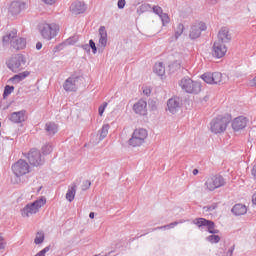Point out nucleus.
<instances>
[{"label":"nucleus","instance_id":"nucleus-1","mask_svg":"<svg viewBox=\"0 0 256 256\" xmlns=\"http://www.w3.org/2000/svg\"><path fill=\"white\" fill-rule=\"evenodd\" d=\"M193 224L197 225L201 231L206 228V231H208V233H211L210 236L206 237V241H208L209 243L215 244L221 241V236L217 235L219 233V230L215 229V222L207 220L205 218H196L193 220Z\"/></svg>","mask_w":256,"mask_h":256},{"label":"nucleus","instance_id":"nucleus-2","mask_svg":"<svg viewBox=\"0 0 256 256\" xmlns=\"http://www.w3.org/2000/svg\"><path fill=\"white\" fill-rule=\"evenodd\" d=\"M3 45H11L12 49L16 51H21L27 46V40L25 38L17 37V29H13L10 32H7L6 35L2 38Z\"/></svg>","mask_w":256,"mask_h":256},{"label":"nucleus","instance_id":"nucleus-3","mask_svg":"<svg viewBox=\"0 0 256 256\" xmlns=\"http://www.w3.org/2000/svg\"><path fill=\"white\" fill-rule=\"evenodd\" d=\"M179 86L181 87L182 91H185V93H190L193 95L201 93V82L193 81V79L189 77L182 78L179 81Z\"/></svg>","mask_w":256,"mask_h":256},{"label":"nucleus","instance_id":"nucleus-4","mask_svg":"<svg viewBox=\"0 0 256 256\" xmlns=\"http://www.w3.org/2000/svg\"><path fill=\"white\" fill-rule=\"evenodd\" d=\"M38 29L41 37L46 39V41H51V39L57 37V33H59V25L55 23H41L39 24Z\"/></svg>","mask_w":256,"mask_h":256},{"label":"nucleus","instance_id":"nucleus-5","mask_svg":"<svg viewBox=\"0 0 256 256\" xmlns=\"http://www.w3.org/2000/svg\"><path fill=\"white\" fill-rule=\"evenodd\" d=\"M230 121L231 118L229 116H218L211 121L210 130L215 134L223 133L227 130V125H229Z\"/></svg>","mask_w":256,"mask_h":256},{"label":"nucleus","instance_id":"nucleus-6","mask_svg":"<svg viewBox=\"0 0 256 256\" xmlns=\"http://www.w3.org/2000/svg\"><path fill=\"white\" fill-rule=\"evenodd\" d=\"M26 63L27 60L25 59V56H23V54H16L8 60L7 67L13 73H19V71L25 69Z\"/></svg>","mask_w":256,"mask_h":256},{"label":"nucleus","instance_id":"nucleus-7","mask_svg":"<svg viewBox=\"0 0 256 256\" xmlns=\"http://www.w3.org/2000/svg\"><path fill=\"white\" fill-rule=\"evenodd\" d=\"M47 203V199L45 197H40L36 201L27 204L22 209V217H31V215H35V213H39V209L43 207Z\"/></svg>","mask_w":256,"mask_h":256},{"label":"nucleus","instance_id":"nucleus-8","mask_svg":"<svg viewBox=\"0 0 256 256\" xmlns=\"http://www.w3.org/2000/svg\"><path fill=\"white\" fill-rule=\"evenodd\" d=\"M227 181L225 178L219 174L212 175L208 177L204 183L206 191H215V189H220V187H225Z\"/></svg>","mask_w":256,"mask_h":256},{"label":"nucleus","instance_id":"nucleus-9","mask_svg":"<svg viewBox=\"0 0 256 256\" xmlns=\"http://www.w3.org/2000/svg\"><path fill=\"white\" fill-rule=\"evenodd\" d=\"M148 135L147 131L143 128L135 129L131 138L128 140V145L130 147H141L145 143Z\"/></svg>","mask_w":256,"mask_h":256},{"label":"nucleus","instance_id":"nucleus-10","mask_svg":"<svg viewBox=\"0 0 256 256\" xmlns=\"http://www.w3.org/2000/svg\"><path fill=\"white\" fill-rule=\"evenodd\" d=\"M201 79L208 85H221L223 83V74L221 72H206Z\"/></svg>","mask_w":256,"mask_h":256},{"label":"nucleus","instance_id":"nucleus-11","mask_svg":"<svg viewBox=\"0 0 256 256\" xmlns=\"http://www.w3.org/2000/svg\"><path fill=\"white\" fill-rule=\"evenodd\" d=\"M12 171L15 176L23 177V175H27V173L30 171L29 163L23 159H20L12 165Z\"/></svg>","mask_w":256,"mask_h":256},{"label":"nucleus","instance_id":"nucleus-12","mask_svg":"<svg viewBox=\"0 0 256 256\" xmlns=\"http://www.w3.org/2000/svg\"><path fill=\"white\" fill-rule=\"evenodd\" d=\"M27 159L33 167H39L45 163V158L42 157L41 152L35 148L31 149L27 154Z\"/></svg>","mask_w":256,"mask_h":256},{"label":"nucleus","instance_id":"nucleus-13","mask_svg":"<svg viewBox=\"0 0 256 256\" xmlns=\"http://www.w3.org/2000/svg\"><path fill=\"white\" fill-rule=\"evenodd\" d=\"M203 31H207V24H205L204 22L194 23L190 28V39H199Z\"/></svg>","mask_w":256,"mask_h":256},{"label":"nucleus","instance_id":"nucleus-14","mask_svg":"<svg viewBox=\"0 0 256 256\" xmlns=\"http://www.w3.org/2000/svg\"><path fill=\"white\" fill-rule=\"evenodd\" d=\"M227 53V46L223 42L215 41L213 44L212 55L216 57V59H221L225 57Z\"/></svg>","mask_w":256,"mask_h":256},{"label":"nucleus","instance_id":"nucleus-15","mask_svg":"<svg viewBox=\"0 0 256 256\" xmlns=\"http://www.w3.org/2000/svg\"><path fill=\"white\" fill-rule=\"evenodd\" d=\"M249 119L245 116H238L232 121V129L234 131H241L247 127Z\"/></svg>","mask_w":256,"mask_h":256},{"label":"nucleus","instance_id":"nucleus-16","mask_svg":"<svg viewBox=\"0 0 256 256\" xmlns=\"http://www.w3.org/2000/svg\"><path fill=\"white\" fill-rule=\"evenodd\" d=\"M168 111L175 115L181 109V99L179 97H172L167 101Z\"/></svg>","mask_w":256,"mask_h":256},{"label":"nucleus","instance_id":"nucleus-17","mask_svg":"<svg viewBox=\"0 0 256 256\" xmlns=\"http://www.w3.org/2000/svg\"><path fill=\"white\" fill-rule=\"evenodd\" d=\"M70 11L73 15H81L87 11V5L79 0L74 1L70 6Z\"/></svg>","mask_w":256,"mask_h":256},{"label":"nucleus","instance_id":"nucleus-18","mask_svg":"<svg viewBox=\"0 0 256 256\" xmlns=\"http://www.w3.org/2000/svg\"><path fill=\"white\" fill-rule=\"evenodd\" d=\"M77 83H79V76H71L65 80L63 87L65 91H77Z\"/></svg>","mask_w":256,"mask_h":256},{"label":"nucleus","instance_id":"nucleus-19","mask_svg":"<svg viewBox=\"0 0 256 256\" xmlns=\"http://www.w3.org/2000/svg\"><path fill=\"white\" fill-rule=\"evenodd\" d=\"M133 110L137 115H147V101L141 99L134 104Z\"/></svg>","mask_w":256,"mask_h":256},{"label":"nucleus","instance_id":"nucleus-20","mask_svg":"<svg viewBox=\"0 0 256 256\" xmlns=\"http://www.w3.org/2000/svg\"><path fill=\"white\" fill-rule=\"evenodd\" d=\"M220 43H229L231 41V34L229 33V28L223 27L218 32V40Z\"/></svg>","mask_w":256,"mask_h":256},{"label":"nucleus","instance_id":"nucleus-21","mask_svg":"<svg viewBox=\"0 0 256 256\" xmlns=\"http://www.w3.org/2000/svg\"><path fill=\"white\" fill-rule=\"evenodd\" d=\"M98 47H101L102 49H105V47H107V29L105 28V26H100L99 28Z\"/></svg>","mask_w":256,"mask_h":256},{"label":"nucleus","instance_id":"nucleus-22","mask_svg":"<svg viewBox=\"0 0 256 256\" xmlns=\"http://www.w3.org/2000/svg\"><path fill=\"white\" fill-rule=\"evenodd\" d=\"M26 113H27V111H25V110L13 112L10 115V121L12 123H23V122H25V119H26V116H25Z\"/></svg>","mask_w":256,"mask_h":256},{"label":"nucleus","instance_id":"nucleus-23","mask_svg":"<svg viewBox=\"0 0 256 256\" xmlns=\"http://www.w3.org/2000/svg\"><path fill=\"white\" fill-rule=\"evenodd\" d=\"M25 3L24 2H19V1H14L11 3L9 12L11 15H19L21 13L22 9H25Z\"/></svg>","mask_w":256,"mask_h":256},{"label":"nucleus","instance_id":"nucleus-24","mask_svg":"<svg viewBox=\"0 0 256 256\" xmlns=\"http://www.w3.org/2000/svg\"><path fill=\"white\" fill-rule=\"evenodd\" d=\"M27 77H29V71H24L11 77L9 81H11V83L17 84L21 83V81H23L24 79H27Z\"/></svg>","mask_w":256,"mask_h":256},{"label":"nucleus","instance_id":"nucleus-25","mask_svg":"<svg viewBox=\"0 0 256 256\" xmlns=\"http://www.w3.org/2000/svg\"><path fill=\"white\" fill-rule=\"evenodd\" d=\"M231 211L236 216L245 215V213H247V206H245V204H236Z\"/></svg>","mask_w":256,"mask_h":256},{"label":"nucleus","instance_id":"nucleus-26","mask_svg":"<svg viewBox=\"0 0 256 256\" xmlns=\"http://www.w3.org/2000/svg\"><path fill=\"white\" fill-rule=\"evenodd\" d=\"M45 131L47 135L53 136L59 131V129L57 128V124H55V122H47L45 124Z\"/></svg>","mask_w":256,"mask_h":256},{"label":"nucleus","instance_id":"nucleus-27","mask_svg":"<svg viewBox=\"0 0 256 256\" xmlns=\"http://www.w3.org/2000/svg\"><path fill=\"white\" fill-rule=\"evenodd\" d=\"M153 71L159 77H163V75H165V65L163 64V62L156 63L154 65Z\"/></svg>","mask_w":256,"mask_h":256},{"label":"nucleus","instance_id":"nucleus-28","mask_svg":"<svg viewBox=\"0 0 256 256\" xmlns=\"http://www.w3.org/2000/svg\"><path fill=\"white\" fill-rule=\"evenodd\" d=\"M75 193H77V186L73 185L72 187H70L66 193V199L67 201H69V203H71L73 201V199H75Z\"/></svg>","mask_w":256,"mask_h":256},{"label":"nucleus","instance_id":"nucleus-29","mask_svg":"<svg viewBox=\"0 0 256 256\" xmlns=\"http://www.w3.org/2000/svg\"><path fill=\"white\" fill-rule=\"evenodd\" d=\"M179 223H185V220H180L179 222L175 221L170 224L154 228L152 229V231H157L158 229H174L175 227H177V225H179Z\"/></svg>","mask_w":256,"mask_h":256},{"label":"nucleus","instance_id":"nucleus-30","mask_svg":"<svg viewBox=\"0 0 256 256\" xmlns=\"http://www.w3.org/2000/svg\"><path fill=\"white\" fill-rule=\"evenodd\" d=\"M109 129H111V126L109 124H104L100 130V139L103 140L107 135H109Z\"/></svg>","mask_w":256,"mask_h":256},{"label":"nucleus","instance_id":"nucleus-31","mask_svg":"<svg viewBox=\"0 0 256 256\" xmlns=\"http://www.w3.org/2000/svg\"><path fill=\"white\" fill-rule=\"evenodd\" d=\"M147 11H151L150 4H142L137 8L138 15H143V13H147Z\"/></svg>","mask_w":256,"mask_h":256},{"label":"nucleus","instance_id":"nucleus-32","mask_svg":"<svg viewBox=\"0 0 256 256\" xmlns=\"http://www.w3.org/2000/svg\"><path fill=\"white\" fill-rule=\"evenodd\" d=\"M178 69H181V61L176 60V61L172 62L171 64H169V70L172 73H175V71H178Z\"/></svg>","mask_w":256,"mask_h":256},{"label":"nucleus","instance_id":"nucleus-33","mask_svg":"<svg viewBox=\"0 0 256 256\" xmlns=\"http://www.w3.org/2000/svg\"><path fill=\"white\" fill-rule=\"evenodd\" d=\"M13 91H15L14 86L6 85L3 92V98L5 99L6 97H9V95H11Z\"/></svg>","mask_w":256,"mask_h":256},{"label":"nucleus","instance_id":"nucleus-34","mask_svg":"<svg viewBox=\"0 0 256 256\" xmlns=\"http://www.w3.org/2000/svg\"><path fill=\"white\" fill-rule=\"evenodd\" d=\"M183 31H185V26L179 23L175 29V39H177L180 35H183Z\"/></svg>","mask_w":256,"mask_h":256},{"label":"nucleus","instance_id":"nucleus-35","mask_svg":"<svg viewBox=\"0 0 256 256\" xmlns=\"http://www.w3.org/2000/svg\"><path fill=\"white\" fill-rule=\"evenodd\" d=\"M53 151V146L51 144H45L42 146L43 155H49Z\"/></svg>","mask_w":256,"mask_h":256},{"label":"nucleus","instance_id":"nucleus-36","mask_svg":"<svg viewBox=\"0 0 256 256\" xmlns=\"http://www.w3.org/2000/svg\"><path fill=\"white\" fill-rule=\"evenodd\" d=\"M39 236H36L34 239V243L36 245H41V243H43V241H45V235L42 233H38Z\"/></svg>","mask_w":256,"mask_h":256},{"label":"nucleus","instance_id":"nucleus-37","mask_svg":"<svg viewBox=\"0 0 256 256\" xmlns=\"http://www.w3.org/2000/svg\"><path fill=\"white\" fill-rule=\"evenodd\" d=\"M159 17H160L163 25H165L166 23H169V21H170L169 15H167V13L162 12Z\"/></svg>","mask_w":256,"mask_h":256},{"label":"nucleus","instance_id":"nucleus-38","mask_svg":"<svg viewBox=\"0 0 256 256\" xmlns=\"http://www.w3.org/2000/svg\"><path fill=\"white\" fill-rule=\"evenodd\" d=\"M152 9L153 13H155V15H158V17H160L163 13V8H161V6H153Z\"/></svg>","mask_w":256,"mask_h":256},{"label":"nucleus","instance_id":"nucleus-39","mask_svg":"<svg viewBox=\"0 0 256 256\" xmlns=\"http://www.w3.org/2000/svg\"><path fill=\"white\" fill-rule=\"evenodd\" d=\"M107 105H108V103L104 102L101 106H99L98 113H99L100 117H102L103 113H105V109H107Z\"/></svg>","mask_w":256,"mask_h":256},{"label":"nucleus","instance_id":"nucleus-40","mask_svg":"<svg viewBox=\"0 0 256 256\" xmlns=\"http://www.w3.org/2000/svg\"><path fill=\"white\" fill-rule=\"evenodd\" d=\"M88 45H89L90 49H92V52L95 55V53H97V46L95 45V41L89 40V44Z\"/></svg>","mask_w":256,"mask_h":256},{"label":"nucleus","instance_id":"nucleus-41","mask_svg":"<svg viewBox=\"0 0 256 256\" xmlns=\"http://www.w3.org/2000/svg\"><path fill=\"white\" fill-rule=\"evenodd\" d=\"M89 187H91V181L89 180L84 181L82 184V191H87Z\"/></svg>","mask_w":256,"mask_h":256},{"label":"nucleus","instance_id":"nucleus-42","mask_svg":"<svg viewBox=\"0 0 256 256\" xmlns=\"http://www.w3.org/2000/svg\"><path fill=\"white\" fill-rule=\"evenodd\" d=\"M125 4H126L125 0H118V3H117L118 9H125Z\"/></svg>","mask_w":256,"mask_h":256},{"label":"nucleus","instance_id":"nucleus-43","mask_svg":"<svg viewBox=\"0 0 256 256\" xmlns=\"http://www.w3.org/2000/svg\"><path fill=\"white\" fill-rule=\"evenodd\" d=\"M0 249H5V239L0 234Z\"/></svg>","mask_w":256,"mask_h":256},{"label":"nucleus","instance_id":"nucleus-44","mask_svg":"<svg viewBox=\"0 0 256 256\" xmlns=\"http://www.w3.org/2000/svg\"><path fill=\"white\" fill-rule=\"evenodd\" d=\"M235 251V245L230 247L226 253L227 256H233V252Z\"/></svg>","mask_w":256,"mask_h":256},{"label":"nucleus","instance_id":"nucleus-45","mask_svg":"<svg viewBox=\"0 0 256 256\" xmlns=\"http://www.w3.org/2000/svg\"><path fill=\"white\" fill-rule=\"evenodd\" d=\"M42 1L46 5H54V3H57V0H42Z\"/></svg>","mask_w":256,"mask_h":256},{"label":"nucleus","instance_id":"nucleus-46","mask_svg":"<svg viewBox=\"0 0 256 256\" xmlns=\"http://www.w3.org/2000/svg\"><path fill=\"white\" fill-rule=\"evenodd\" d=\"M215 209H217L216 204H213V205L207 207V211H215Z\"/></svg>","mask_w":256,"mask_h":256},{"label":"nucleus","instance_id":"nucleus-47","mask_svg":"<svg viewBox=\"0 0 256 256\" xmlns=\"http://www.w3.org/2000/svg\"><path fill=\"white\" fill-rule=\"evenodd\" d=\"M82 48L84 49V51H91V46H89V44L83 45Z\"/></svg>","mask_w":256,"mask_h":256},{"label":"nucleus","instance_id":"nucleus-48","mask_svg":"<svg viewBox=\"0 0 256 256\" xmlns=\"http://www.w3.org/2000/svg\"><path fill=\"white\" fill-rule=\"evenodd\" d=\"M251 173L254 179H256V164L253 166Z\"/></svg>","mask_w":256,"mask_h":256},{"label":"nucleus","instance_id":"nucleus-49","mask_svg":"<svg viewBox=\"0 0 256 256\" xmlns=\"http://www.w3.org/2000/svg\"><path fill=\"white\" fill-rule=\"evenodd\" d=\"M251 87H256V76L250 81Z\"/></svg>","mask_w":256,"mask_h":256},{"label":"nucleus","instance_id":"nucleus-50","mask_svg":"<svg viewBox=\"0 0 256 256\" xmlns=\"http://www.w3.org/2000/svg\"><path fill=\"white\" fill-rule=\"evenodd\" d=\"M43 48V44L41 42L36 43V49L39 51Z\"/></svg>","mask_w":256,"mask_h":256},{"label":"nucleus","instance_id":"nucleus-51","mask_svg":"<svg viewBox=\"0 0 256 256\" xmlns=\"http://www.w3.org/2000/svg\"><path fill=\"white\" fill-rule=\"evenodd\" d=\"M252 203H253V205H256V191H255V193L252 195Z\"/></svg>","mask_w":256,"mask_h":256},{"label":"nucleus","instance_id":"nucleus-52","mask_svg":"<svg viewBox=\"0 0 256 256\" xmlns=\"http://www.w3.org/2000/svg\"><path fill=\"white\" fill-rule=\"evenodd\" d=\"M89 217H90V219H95V213L94 212H90Z\"/></svg>","mask_w":256,"mask_h":256},{"label":"nucleus","instance_id":"nucleus-53","mask_svg":"<svg viewBox=\"0 0 256 256\" xmlns=\"http://www.w3.org/2000/svg\"><path fill=\"white\" fill-rule=\"evenodd\" d=\"M192 173H193V175H198V174H199V170H198V169H194V170L192 171Z\"/></svg>","mask_w":256,"mask_h":256},{"label":"nucleus","instance_id":"nucleus-54","mask_svg":"<svg viewBox=\"0 0 256 256\" xmlns=\"http://www.w3.org/2000/svg\"><path fill=\"white\" fill-rule=\"evenodd\" d=\"M144 93H145L146 95H149V93H151V92H150V91H149V92H147V91L145 92V91H144Z\"/></svg>","mask_w":256,"mask_h":256}]
</instances>
